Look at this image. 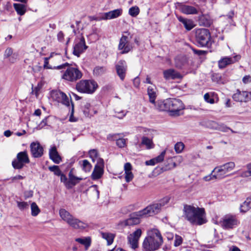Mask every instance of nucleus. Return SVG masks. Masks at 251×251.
Masks as SVG:
<instances>
[{"mask_svg":"<svg viewBox=\"0 0 251 251\" xmlns=\"http://www.w3.org/2000/svg\"><path fill=\"white\" fill-rule=\"evenodd\" d=\"M59 176H60L61 181L62 182H63L64 183L65 185L66 186V187H67V184L68 182L67 176L64 174H63L62 173Z\"/></svg>","mask_w":251,"mask_h":251,"instance_id":"58","label":"nucleus"},{"mask_svg":"<svg viewBox=\"0 0 251 251\" xmlns=\"http://www.w3.org/2000/svg\"><path fill=\"white\" fill-rule=\"evenodd\" d=\"M178 6L180 11L182 13L187 15L197 14L200 9L199 5L198 4L196 5L197 8L193 6L183 4L182 3H179Z\"/></svg>","mask_w":251,"mask_h":251,"instance_id":"20","label":"nucleus"},{"mask_svg":"<svg viewBox=\"0 0 251 251\" xmlns=\"http://www.w3.org/2000/svg\"><path fill=\"white\" fill-rule=\"evenodd\" d=\"M126 139L124 138H119L116 141V145L121 148H124L126 145Z\"/></svg>","mask_w":251,"mask_h":251,"instance_id":"49","label":"nucleus"},{"mask_svg":"<svg viewBox=\"0 0 251 251\" xmlns=\"http://www.w3.org/2000/svg\"><path fill=\"white\" fill-rule=\"evenodd\" d=\"M248 171L243 173L242 175V176H251V163L247 165Z\"/></svg>","mask_w":251,"mask_h":251,"instance_id":"56","label":"nucleus"},{"mask_svg":"<svg viewBox=\"0 0 251 251\" xmlns=\"http://www.w3.org/2000/svg\"><path fill=\"white\" fill-rule=\"evenodd\" d=\"M49 169L51 172H53L54 175L56 176H59L62 174V172L58 166L53 165L50 166L49 167Z\"/></svg>","mask_w":251,"mask_h":251,"instance_id":"45","label":"nucleus"},{"mask_svg":"<svg viewBox=\"0 0 251 251\" xmlns=\"http://www.w3.org/2000/svg\"><path fill=\"white\" fill-rule=\"evenodd\" d=\"M210 38V33L207 29L199 28L195 31L196 41L199 46L203 47L208 46Z\"/></svg>","mask_w":251,"mask_h":251,"instance_id":"5","label":"nucleus"},{"mask_svg":"<svg viewBox=\"0 0 251 251\" xmlns=\"http://www.w3.org/2000/svg\"><path fill=\"white\" fill-rule=\"evenodd\" d=\"M164 77L166 79H176L182 78L181 74L174 69H170L163 72Z\"/></svg>","mask_w":251,"mask_h":251,"instance_id":"23","label":"nucleus"},{"mask_svg":"<svg viewBox=\"0 0 251 251\" xmlns=\"http://www.w3.org/2000/svg\"><path fill=\"white\" fill-rule=\"evenodd\" d=\"M127 35H123L121 37L119 44L118 45V49L122 50L121 53L125 54L129 52L132 50L133 46L131 43L129 42V38L128 36L130 35V33L128 32H125Z\"/></svg>","mask_w":251,"mask_h":251,"instance_id":"12","label":"nucleus"},{"mask_svg":"<svg viewBox=\"0 0 251 251\" xmlns=\"http://www.w3.org/2000/svg\"><path fill=\"white\" fill-rule=\"evenodd\" d=\"M142 232L141 229L138 228L134 232L128 236V242L132 249H135L138 248V241L141 236Z\"/></svg>","mask_w":251,"mask_h":251,"instance_id":"16","label":"nucleus"},{"mask_svg":"<svg viewBox=\"0 0 251 251\" xmlns=\"http://www.w3.org/2000/svg\"><path fill=\"white\" fill-rule=\"evenodd\" d=\"M132 166L130 163H126L124 165L125 172H131Z\"/></svg>","mask_w":251,"mask_h":251,"instance_id":"59","label":"nucleus"},{"mask_svg":"<svg viewBox=\"0 0 251 251\" xmlns=\"http://www.w3.org/2000/svg\"><path fill=\"white\" fill-rule=\"evenodd\" d=\"M184 148V145L182 142L176 143L175 145V150L177 153H181Z\"/></svg>","mask_w":251,"mask_h":251,"instance_id":"44","label":"nucleus"},{"mask_svg":"<svg viewBox=\"0 0 251 251\" xmlns=\"http://www.w3.org/2000/svg\"><path fill=\"white\" fill-rule=\"evenodd\" d=\"M133 178V175L131 172L125 173V179L126 182H129L131 181Z\"/></svg>","mask_w":251,"mask_h":251,"instance_id":"54","label":"nucleus"},{"mask_svg":"<svg viewBox=\"0 0 251 251\" xmlns=\"http://www.w3.org/2000/svg\"><path fill=\"white\" fill-rule=\"evenodd\" d=\"M98 87L97 83L91 80H81L76 84V90L83 93L92 94Z\"/></svg>","mask_w":251,"mask_h":251,"instance_id":"4","label":"nucleus"},{"mask_svg":"<svg viewBox=\"0 0 251 251\" xmlns=\"http://www.w3.org/2000/svg\"><path fill=\"white\" fill-rule=\"evenodd\" d=\"M82 170L85 172H90L92 165L87 160H83L82 164Z\"/></svg>","mask_w":251,"mask_h":251,"instance_id":"43","label":"nucleus"},{"mask_svg":"<svg viewBox=\"0 0 251 251\" xmlns=\"http://www.w3.org/2000/svg\"><path fill=\"white\" fill-rule=\"evenodd\" d=\"M239 221L235 215L226 214L219 221V225L225 229H231L237 226Z\"/></svg>","mask_w":251,"mask_h":251,"instance_id":"6","label":"nucleus"},{"mask_svg":"<svg viewBox=\"0 0 251 251\" xmlns=\"http://www.w3.org/2000/svg\"><path fill=\"white\" fill-rule=\"evenodd\" d=\"M31 214L32 216H36L40 212V209L37 204L34 202H33L31 204Z\"/></svg>","mask_w":251,"mask_h":251,"instance_id":"39","label":"nucleus"},{"mask_svg":"<svg viewBox=\"0 0 251 251\" xmlns=\"http://www.w3.org/2000/svg\"><path fill=\"white\" fill-rule=\"evenodd\" d=\"M17 54L16 53L13 54L10 57H9V62L12 63H14L17 60Z\"/></svg>","mask_w":251,"mask_h":251,"instance_id":"62","label":"nucleus"},{"mask_svg":"<svg viewBox=\"0 0 251 251\" xmlns=\"http://www.w3.org/2000/svg\"><path fill=\"white\" fill-rule=\"evenodd\" d=\"M133 84L135 87H138L139 86L140 81L138 77H135L133 81Z\"/></svg>","mask_w":251,"mask_h":251,"instance_id":"64","label":"nucleus"},{"mask_svg":"<svg viewBox=\"0 0 251 251\" xmlns=\"http://www.w3.org/2000/svg\"><path fill=\"white\" fill-rule=\"evenodd\" d=\"M68 224L76 229H83L87 227V224L73 217Z\"/></svg>","mask_w":251,"mask_h":251,"instance_id":"21","label":"nucleus"},{"mask_svg":"<svg viewBox=\"0 0 251 251\" xmlns=\"http://www.w3.org/2000/svg\"><path fill=\"white\" fill-rule=\"evenodd\" d=\"M87 49V46L85 44V39L84 37L81 36L79 40L75 41V45L74 46L73 53L77 57H79L80 55Z\"/></svg>","mask_w":251,"mask_h":251,"instance_id":"14","label":"nucleus"},{"mask_svg":"<svg viewBox=\"0 0 251 251\" xmlns=\"http://www.w3.org/2000/svg\"><path fill=\"white\" fill-rule=\"evenodd\" d=\"M233 99L238 102H247L251 100V92L245 91H241L237 90L236 92L232 96Z\"/></svg>","mask_w":251,"mask_h":251,"instance_id":"15","label":"nucleus"},{"mask_svg":"<svg viewBox=\"0 0 251 251\" xmlns=\"http://www.w3.org/2000/svg\"><path fill=\"white\" fill-rule=\"evenodd\" d=\"M59 215L61 219L67 224L70 222L74 217L68 211L65 209H60L59 210Z\"/></svg>","mask_w":251,"mask_h":251,"instance_id":"28","label":"nucleus"},{"mask_svg":"<svg viewBox=\"0 0 251 251\" xmlns=\"http://www.w3.org/2000/svg\"><path fill=\"white\" fill-rule=\"evenodd\" d=\"M126 112L125 110L116 111L115 116L119 119H122L126 116Z\"/></svg>","mask_w":251,"mask_h":251,"instance_id":"52","label":"nucleus"},{"mask_svg":"<svg viewBox=\"0 0 251 251\" xmlns=\"http://www.w3.org/2000/svg\"><path fill=\"white\" fill-rule=\"evenodd\" d=\"M47 119L48 117H46L45 119H44L40 123V124L38 126V127L39 128H42L45 126H46L47 125Z\"/></svg>","mask_w":251,"mask_h":251,"instance_id":"60","label":"nucleus"},{"mask_svg":"<svg viewBox=\"0 0 251 251\" xmlns=\"http://www.w3.org/2000/svg\"><path fill=\"white\" fill-rule=\"evenodd\" d=\"M13 53V51L12 48H8L6 49L4 54V57L5 58H8L10 57Z\"/></svg>","mask_w":251,"mask_h":251,"instance_id":"53","label":"nucleus"},{"mask_svg":"<svg viewBox=\"0 0 251 251\" xmlns=\"http://www.w3.org/2000/svg\"><path fill=\"white\" fill-rule=\"evenodd\" d=\"M13 6L19 15H23L25 13L26 9L23 4L14 3Z\"/></svg>","mask_w":251,"mask_h":251,"instance_id":"32","label":"nucleus"},{"mask_svg":"<svg viewBox=\"0 0 251 251\" xmlns=\"http://www.w3.org/2000/svg\"><path fill=\"white\" fill-rule=\"evenodd\" d=\"M90 104L89 103H86L84 107H83V113L85 115V116L86 117H88L89 115H90Z\"/></svg>","mask_w":251,"mask_h":251,"instance_id":"50","label":"nucleus"},{"mask_svg":"<svg viewBox=\"0 0 251 251\" xmlns=\"http://www.w3.org/2000/svg\"><path fill=\"white\" fill-rule=\"evenodd\" d=\"M163 242V237L157 229H152L148 232V236L145 238L143 247L146 251H154L158 250Z\"/></svg>","mask_w":251,"mask_h":251,"instance_id":"2","label":"nucleus"},{"mask_svg":"<svg viewBox=\"0 0 251 251\" xmlns=\"http://www.w3.org/2000/svg\"><path fill=\"white\" fill-rule=\"evenodd\" d=\"M73 170L72 169L69 173V180L67 184V188L68 189L72 188L73 186L78 183L80 180H82V178L75 176L73 175Z\"/></svg>","mask_w":251,"mask_h":251,"instance_id":"25","label":"nucleus"},{"mask_svg":"<svg viewBox=\"0 0 251 251\" xmlns=\"http://www.w3.org/2000/svg\"><path fill=\"white\" fill-rule=\"evenodd\" d=\"M30 162L27 152L26 151L19 152L16 158L12 162V165L15 169L20 170L22 169L26 164Z\"/></svg>","mask_w":251,"mask_h":251,"instance_id":"8","label":"nucleus"},{"mask_svg":"<svg viewBox=\"0 0 251 251\" xmlns=\"http://www.w3.org/2000/svg\"><path fill=\"white\" fill-rule=\"evenodd\" d=\"M103 173V169L100 167L95 166L93 172L92 174V178L94 180L98 179L101 177Z\"/></svg>","mask_w":251,"mask_h":251,"instance_id":"29","label":"nucleus"},{"mask_svg":"<svg viewBox=\"0 0 251 251\" xmlns=\"http://www.w3.org/2000/svg\"><path fill=\"white\" fill-rule=\"evenodd\" d=\"M68 224L76 229H83L87 227V224L73 217Z\"/></svg>","mask_w":251,"mask_h":251,"instance_id":"22","label":"nucleus"},{"mask_svg":"<svg viewBox=\"0 0 251 251\" xmlns=\"http://www.w3.org/2000/svg\"><path fill=\"white\" fill-rule=\"evenodd\" d=\"M182 217L194 225L200 226L207 222L204 208L195 207L193 205H184Z\"/></svg>","mask_w":251,"mask_h":251,"instance_id":"1","label":"nucleus"},{"mask_svg":"<svg viewBox=\"0 0 251 251\" xmlns=\"http://www.w3.org/2000/svg\"><path fill=\"white\" fill-rule=\"evenodd\" d=\"M170 198L166 196L160 200L158 202L150 205L146 207V211L149 212V216L158 213L162 207L167 204L170 201Z\"/></svg>","mask_w":251,"mask_h":251,"instance_id":"11","label":"nucleus"},{"mask_svg":"<svg viewBox=\"0 0 251 251\" xmlns=\"http://www.w3.org/2000/svg\"><path fill=\"white\" fill-rule=\"evenodd\" d=\"M106 71V69L103 67H96L93 70L94 74L95 75L99 76L103 74Z\"/></svg>","mask_w":251,"mask_h":251,"instance_id":"42","label":"nucleus"},{"mask_svg":"<svg viewBox=\"0 0 251 251\" xmlns=\"http://www.w3.org/2000/svg\"><path fill=\"white\" fill-rule=\"evenodd\" d=\"M211 125L216 129L223 132H227L230 128L223 124H218L215 122H211Z\"/></svg>","mask_w":251,"mask_h":251,"instance_id":"30","label":"nucleus"},{"mask_svg":"<svg viewBox=\"0 0 251 251\" xmlns=\"http://www.w3.org/2000/svg\"><path fill=\"white\" fill-rule=\"evenodd\" d=\"M89 155L92 161L94 162L95 159L98 157V151L95 149L91 150L89 151Z\"/></svg>","mask_w":251,"mask_h":251,"instance_id":"46","label":"nucleus"},{"mask_svg":"<svg viewBox=\"0 0 251 251\" xmlns=\"http://www.w3.org/2000/svg\"><path fill=\"white\" fill-rule=\"evenodd\" d=\"M50 158L56 164H59L62 161V158L59 154L56 147L53 146L49 150Z\"/></svg>","mask_w":251,"mask_h":251,"instance_id":"24","label":"nucleus"},{"mask_svg":"<svg viewBox=\"0 0 251 251\" xmlns=\"http://www.w3.org/2000/svg\"><path fill=\"white\" fill-rule=\"evenodd\" d=\"M155 107L159 111H169L176 115L178 114L179 111L183 109L184 106L181 100L169 98L163 100H157Z\"/></svg>","mask_w":251,"mask_h":251,"instance_id":"3","label":"nucleus"},{"mask_svg":"<svg viewBox=\"0 0 251 251\" xmlns=\"http://www.w3.org/2000/svg\"><path fill=\"white\" fill-rule=\"evenodd\" d=\"M146 208L142 210L135 212L131 213L129 218L125 221L124 224L126 226H134L140 223V218L143 217L149 216V213L146 211Z\"/></svg>","mask_w":251,"mask_h":251,"instance_id":"7","label":"nucleus"},{"mask_svg":"<svg viewBox=\"0 0 251 251\" xmlns=\"http://www.w3.org/2000/svg\"><path fill=\"white\" fill-rule=\"evenodd\" d=\"M75 241L77 242L78 243L83 245L85 246V247L87 248L90 246L91 244V240L90 238H76L75 239Z\"/></svg>","mask_w":251,"mask_h":251,"instance_id":"40","label":"nucleus"},{"mask_svg":"<svg viewBox=\"0 0 251 251\" xmlns=\"http://www.w3.org/2000/svg\"><path fill=\"white\" fill-rule=\"evenodd\" d=\"M101 236L103 238L107 241L108 245L112 244L114 238V235L113 234L108 232H102Z\"/></svg>","mask_w":251,"mask_h":251,"instance_id":"33","label":"nucleus"},{"mask_svg":"<svg viewBox=\"0 0 251 251\" xmlns=\"http://www.w3.org/2000/svg\"><path fill=\"white\" fill-rule=\"evenodd\" d=\"M115 68L118 75L122 80H124L127 69L126 62L124 60H120L116 65Z\"/></svg>","mask_w":251,"mask_h":251,"instance_id":"18","label":"nucleus"},{"mask_svg":"<svg viewBox=\"0 0 251 251\" xmlns=\"http://www.w3.org/2000/svg\"><path fill=\"white\" fill-rule=\"evenodd\" d=\"M141 144L145 145L147 149H151L153 148L154 147V145L153 143L152 140L145 136H143L142 138Z\"/></svg>","mask_w":251,"mask_h":251,"instance_id":"31","label":"nucleus"},{"mask_svg":"<svg viewBox=\"0 0 251 251\" xmlns=\"http://www.w3.org/2000/svg\"><path fill=\"white\" fill-rule=\"evenodd\" d=\"M186 63V59L184 57L178 56L175 58V65L176 68L181 69Z\"/></svg>","mask_w":251,"mask_h":251,"instance_id":"36","label":"nucleus"},{"mask_svg":"<svg viewBox=\"0 0 251 251\" xmlns=\"http://www.w3.org/2000/svg\"><path fill=\"white\" fill-rule=\"evenodd\" d=\"M177 19L183 25L184 27L187 30L189 31L195 26L194 22L192 20L184 18L181 16H177Z\"/></svg>","mask_w":251,"mask_h":251,"instance_id":"27","label":"nucleus"},{"mask_svg":"<svg viewBox=\"0 0 251 251\" xmlns=\"http://www.w3.org/2000/svg\"><path fill=\"white\" fill-rule=\"evenodd\" d=\"M203 179L206 181H208L213 179H218V177H217V175L216 173H212V172L210 175L204 176Z\"/></svg>","mask_w":251,"mask_h":251,"instance_id":"48","label":"nucleus"},{"mask_svg":"<svg viewBox=\"0 0 251 251\" xmlns=\"http://www.w3.org/2000/svg\"><path fill=\"white\" fill-rule=\"evenodd\" d=\"M51 97L54 100L67 106H70V99L67 95L60 90H53L51 93Z\"/></svg>","mask_w":251,"mask_h":251,"instance_id":"13","label":"nucleus"},{"mask_svg":"<svg viewBox=\"0 0 251 251\" xmlns=\"http://www.w3.org/2000/svg\"><path fill=\"white\" fill-rule=\"evenodd\" d=\"M33 191L31 190L25 191L24 193V196L25 199L31 198L33 196Z\"/></svg>","mask_w":251,"mask_h":251,"instance_id":"61","label":"nucleus"},{"mask_svg":"<svg viewBox=\"0 0 251 251\" xmlns=\"http://www.w3.org/2000/svg\"><path fill=\"white\" fill-rule=\"evenodd\" d=\"M235 165L233 162H229L223 165L215 167L212 171V173H216L218 179H221L226 176V174L231 171Z\"/></svg>","mask_w":251,"mask_h":251,"instance_id":"9","label":"nucleus"},{"mask_svg":"<svg viewBox=\"0 0 251 251\" xmlns=\"http://www.w3.org/2000/svg\"><path fill=\"white\" fill-rule=\"evenodd\" d=\"M82 73L77 68L69 67L62 75V78L66 80L74 82L81 78Z\"/></svg>","mask_w":251,"mask_h":251,"instance_id":"10","label":"nucleus"},{"mask_svg":"<svg viewBox=\"0 0 251 251\" xmlns=\"http://www.w3.org/2000/svg\"><path fill=\"white\" fill-rule=\"evenodd\" d=\"M214 96V93H207L204 95V99L207 102L213 104L215 102Z\"/></svg>","mask_w":251,"mask_h":251,"instance_id":"38","label":"nucleus"},{"mask_svg":"<svg viewBox=\"0 0 251 251\" xmlns=\"http://www.w3.org/2000/svg\"><path fill=\"white\" fill-rule=\"evenodd\" d=\"M200 22L201 25L205 26H210L212 24L211 20L209 17L202 15L200 17Z\"/></svg>","mask_w":251,"mask_h":251,"instance_id":"37","label":"nucleus"},{"mask_svg":"<svg viewBox=\"0 0 251 251\" xmlns=\"http://www.w3.org/2000/svg\"><path fill=\"white\" fill-rule=\"evenodd\" d=\"M17 205L18 207L19 208V209L21 210H23L25 209L28 208V204L27 202L22 201L17 202Z\"/></svg>","mask_w":251,"mask_h":251,"instance_id":"51","label":"nucleus"},{"mask_svg":"<svg viewBox=\"0 0 251 251\" xmlns=\"http://www.w3.org/2000/svg\"><path fill=\"white\" fill-rule=\"evenodd\" d=\"M95 166H97V167H100L103 169L104 166L103 160L101 158H98L97 159V164L95 165Z\"/></svg>","mask_w":251,"mask_h":251,"instance_id":"57","label":"nucleus"},{"mask_svg":"<svg viewBox=\"0 0 251 251\" xmlns=\"http://www.w3.org/2000/svg\"><path fill=\"white\" fill-rule=\"evenodd\" d=\"M182 242V239L181 237L179 235H176L174 246L175 247L179 246L181 244Z\"/></svg>","mask_w":251,"mask_h":251,"instance_id":"55","label":"nucleus"},{"mask_svg":"<svg viewBox=\"0 0 251 251\" xmlns=\"http://www.w3.org/2000/svg\"><path fill=\"white\" fill-rule=\"evenodd\" d=\"M166 154V151H163L158 156L154 158V161L156 163L161 162L163 161Z\"/></svg>","mask_w":251,"mask_h":251,"instance_id":"47","label":"nucleus"},{"mask_svg":"<svg viewBox=\"0 0 251 251\" xmlns=\"http://www.w3.org/2000/svg\"><path fill=\"white\" fill-rule=\"evenodd\" d=\"M148 94L150 98V101L155 105L156 103V102L155 101L156 96L153 89L149 87L148 88Z\"/></svg>","mask_w":251,"mask_h":251,"instance_id":"35","label":"nucleus"},{"mask_svg":"<svg viewBox=\"0 0 251 251\" xmlns=\"http://www.w3.org/2000/svg\"><path fill=\"white\" fill-rule=\"evenodd\" d=\"M49 58H44V68L45 69H51V67L49 66Z\"/></svg>","mask_w":251,"mask_h":251,"instance_id":"63","label":"nucleus"},{"mask_svg":"<svg viewBox=\"0 0 251 251\" xmlns=\"http://www.w3.org/2000/svg\"><path fill=\"white\" fill-rule=\"evenodd\" d=\"M251 208V204L247 198L246 200L240 205V212L245 213Z\"/></svg>","mask_w":251,"mask_h":251,"instance_id":"34","label":"nucleus"},{"mask_svg":"<svg viewBox=\"0 0 251 251\" xmlns=\"http://www.w3.org/2000/svg\"><path fill=\"white\" fill-rule=\"evenodd\" d=\"M241 56L237 55L233 57H225L218 61V66L220 69H224L227 65L233 64L240 59Z\"/></svg>","mask_w":251,"mask_h":251,"instance_id":"19","label":"nucleus"},{"mask_svg":"<svg viewBox=\"0 0 251 251\" xmlns=\"http://www.w3.org/2000/svg\"><path fill=\"white\" fill-rule=\"evenodd\" d=\"M140 13V9L137 6L130 7L128 10V14L133 17H136Z\"/></svg>","mask_w":251,"mask_h":251,"instance_id":"41","label":"nucleus"},{"mask_svg":"<svg viewBox=\"0 0 251 251\" xmlns=\"http://www.w3.org/2000/svg\"><path fill=\"white\" fill-rule=\"evenodd\" d=\"M30 149L31 155L34 158H40L44 154V149L38 142H32L30 145Z\"/></svg>","mask_w":251,"mask_h":251,"instance_id":"17","label":"nucleus"},{"mask_svg":"<svg viewBox=\"0 0 251 251\" xmlns=\"http://www.w3.org/2000/svg\"><path fill=\"white\" fill-rule=\"evenodd\" d=\"M122 12L123 10L121 8L115 9L104 13L101 19L103 20L114 19L121 16L122 14Z\"/></svg>","mask_w":251,"mask_h":251,"instance_id":"26","label":"nucleus"}]
</instances>
